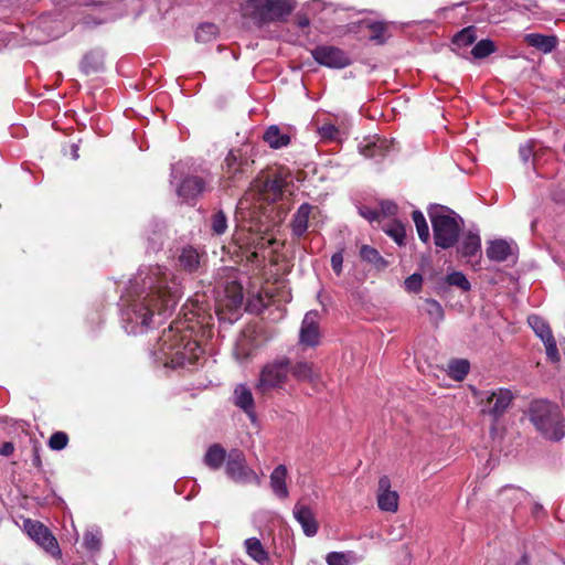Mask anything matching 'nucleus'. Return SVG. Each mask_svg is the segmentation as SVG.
Wrapping results in <instances>:
<instances>
[{"instance_id": "obj_1", "label": "nucleus", "mask_w": 565, "mask_h": 565, "mask_svg": "<svg viewBox=\"0 0 565 565\" xmlns=\"http://www.w3.org/2000/svg\"><path fill=\"white\" fill-rule=\"evenodd\" d=\"M181 287L166 267L140 269L121 297V319L128 333L146 331L153 318L169 317L181 298Z\"/></svg>"}, {"instance_id": "obj_2", "label": "nucleus", "mask_w": 565, "mask_h": 565, "mask_svg": "<svg viewBox=\"0 0 565 565\" xmlns=\"http://www.w3.org/2000/svg\"><path fill=\"white\" fill-rule=\"evenodd\" d=\"M290 376L297 382H308L312 385L321 380L320 371L315 363L305 360L292 362L286 355H278L262 366L255 390L260 395L282 391Z\"/></svg>"}, {"instance_id": "obj_3", "label": "nucleus", "mask_w": 565, "mask_h": 565, "mask_svg": "<svg viewBox=\"0 0 565 565\" xmlns=\"http://www.w3.org/2000/svg\"><path fill=\"white\" fill-rule=\"evenodd\" d=\"M202 351L199 343L184 330L182 322L172 323L159 338L154 360L170 367L193 365Z\"/></svg>"}, {"instance_id": "obj_4", "label": "nucleus", "mask_w": 565, "mask_h": 565, "mask_svg": "<svg viewBox=\"0 0 565 565\" xmlns=\"http://www.w3.org/2000/svg\"><path fill=\"white\" fill-rule=\"evenodd\" d=\"M530 419L547 439L558 441L565 436L563 417L557 405L547 401H534L530 406Z\"/></svg>"}, {"instance_id": "obj_5", "label": "nucleus", "mask_w": 565, "mask_h": 565, "mask_svg": "<svg viewBox=\"0 0 565 565\" xmlns=\"http://www.w3.org/2000/svg\"><path fill=\"white\" fill-rule=\"evenodd\" d=\"M437 247L448 249L452 247L461 231V217L448 207L436 205L428 211Z\"/></svg>"}, {"instance_id": "obj_6", "label": "nucleus", "mask_w": 565, "mask_h": 565, "mask_svg": "<svg viewBox=\"0 0 565 565\" xmlns=\"http://www.w3.org/2000/svg\"><path fill=\"white\" fill-rule=\"evenodd\" d=\"M248 195L246 194L237 203L236 217L241 222V228L235 233V239L241 248H263L265 238L260 235L263 232L260 226L254 223L252 218L247 220V210L250 206Z\"/></svg>"}, {"instance_id": "obj_7", "label": "nucleus", "mask_w": 565, "mask_h": 565, "mask_svg": "<svg viewBox=\"0 0 565 565\" xmlns=\"http://www.w3.org/2000/svg\"><path fill=\"white\" fill-rule=\"evenodd\" d=\"M291 179L282 173H275L266 178H258L252 185V191L257 192L262 200L275 202L289 191Z\"/></svg>"}, {"instance_id": "obj_8", "label": "nucleus", "mask_w": 565, "mask_h": 565, "mask_svg": "<svg viewBox=\"0 0 565 565\" xmlns=\"http://www.w3.org/2000/svg\"><path fill=\"white\" fill-rule=\"evenodd\" d=\"M476 396L482 405V412L490 414L494 419L501 417L513 401L512 392L503 387L495 391H482Z\"/></svg>"}, {"instance_id": "obj_9", "label": "nucleus", "mask_w": 565, "mask_h": 565, "mask_svg": "<svg viewBox=\"0 0 565 565\" xmlns=\"http://www.w3.org/2000/svg\"><path fill=\"white\" fill-rule=\"evenodd\" d=\"M226 475L238 483H259L257 473L248 467L245 455L239 449H232L227 455Z\"/></svg>"}, {"instance_id": "obj_10", "label": "nucleus", "mask_w": 565, "mask_h": 565, "mask_svg": "<svg viewBox=\"0 0 565 565\" xmlns=\"http://www.w3.org/2000/svg\"><path fill=\"white\" fill-rule=\"evenodd\" d=\"M23 529L25 533L47 553L53 556L61 554L56 539L41 522L26 519L23 522Z\"/></svg>"}, {"instance_id": "obj_11", "label": "nucleus", "mask_w": 565, "mask_h": 565, "mask_svg": "<svg viewBox=\"0 0 565 565\" xmlns=\"http://www.w3.org/2000/svg\"><path fill=\"white\" fill-rule=\"evenodd\" d=\"M527 322L535 334L542 340L545 345V351L548 360L552 362L559 361V353L556 345V341L553 337L552 330L547 322L536 315H532L527 318Z\"/></svg>"}, {"instance_id": "obj_12", "label": "nucleus", "mask_w": 565, "mask_h": 565, "mask_svg": "<svg viewBox=\"0 0 565 565\" xmlns=\"http://www.w3.org/2000/svg\"><path fill=\"white\" fill-rule=\"evenodd\" d=\"M320 316L317 310L308 311L301 322L299 331V344L306 348H315L320 343Z\"/></svg>"}, {"instance_id": "obj_13", "label": "nucleus", "mask_w": 565, "mask_h": 565, "mask_svg": "<svg viewBox=\"0 0 565 565\" xmlns=\"http://www.w3.org/2000/svg\"><path fill=\"white\" fill-rule=\"evenodd\" d=\"M312 57L321 65L332 68H343L351 64L349 55L339 47L322 45L312 51Z\"/></svg>"}, {"instance_id": "obj_14", "label": "nucleus", "mask_w": 565, "mask_h": 565, "mask_svg": "<svg viewBox=\"0 0 565 565\" xmlns=\"http://www.w3.org/2000/svg\"><path fill=\"white\" fill-rule=\"evenodd\" d=\"M263 20H279L288 15L294 4L289 0H254Z\"/></svg>"}, {"instance_id": "obj_15", "label": "nucleus", "mask_w": 565, "mask_h": 565, "mask_svg": "<svg viewBox=\"0 0 565 565\" xmlns=\"http://www.w3.org/2000/svg\"><path fill=\"white\" fill-rule=\"evenodd\" d=\"M377 505L385 512H396L398 509V494L391 490V480L382 476L379 480Z\"/></svg>"}, {"instance_id": "obj_16", "label": "nucleus", "mask_w": 565, "mask_h": 565, "mask_svg": "<svg viewBox=\"0 0 565 565\" xmlns=\"http://www.w3.org/2000/svg\"><path fill=\"white\" fill-rule=\"evenodd\" d=\"M233 403L241 408L252 420H255V402L250 388L245 384H238L233 392Z\"/></svg>"}, {"instance_id": "obj_17", "label": "nucleus", "mask_w": 565, "mask_h": 565, "mask_svg": "<svg viewBox=\"0 0 565 565\" xmlns=\"http://www.w3.org/2000/svg\"><path fill=\"white\" fill-rule=\"evenodd\" d=\"M205 190V182L199 177H188L179 185L178 195L184 201L195 200Z\"/></svg>"}, {"instance_id": "obj_18", "label": "nucleus", "mask_w": 565, "mask_h": 565, "mask_svg": "<svg viewBox=\"0 0 565 565\" xmlns=\"http://www.w3.org/2000/svg\"><path fill=\"white\" fill-rule=\"evenodd\" d=\"M294 516L301 525L307 536H315L318 532V523L310 508L297 503L294 508Z\"/></svg>"}, {"instance_id": "obj_19", "label": "nucleus", "mask_w": 565, "mask_h": 565, "mask_svg": "<svg viewBox=\"0 0 565 565\" xmlns=\"http://www.w3.org/2000/svg\"><path fill=\"white\" fill-rule=\"evenodd\" d=\"M287 473L288 471L285 465H278L270 473V488L279 499H286L289 495L286 484Z\"/></svg>"}, {"instance_id": "obj_20", "label": "nucleus", "mask_w": 565, "mask_h": 565, "mask_svg": "<svg viewBox=\"0 0 565 565\" xmlns=\"http://www.w3.org/2000/svg\"><path fill=\"white\" fill-rule=\"evenodd\" d=\"M202 257L198 249L184 247L179 255V264L185 271L196 273L202 266Z\"/></svg>"}, {"instance_id": "obj_21", "label": "nucleus", "mask_w": 565, "mask_h": 565, "mask_svg": "<svg viewBox=\"0 0 565 565\" xmlns=\"http://www.w3.org/2000/svg\"><path fill=\"white\" fill-rule=\"evenodd\" d=\"M311 210L312 206L309 203H303L294 214L291 228L296 236L300 237L307 232Z\"/></svg>"}, {"instance_id": "obj_22", "label": "nucleus", "mask_w": 565, "mask_h": 565, "mask_svg": "<svg viewBox=\"0 0 565 565\" xmlns=\"http://www.w3.org/2000/svg\"><path fill=\"white\" fill-rule=\"evenodd\" d=\"M459 253L465 258H472L481 255V238L478 233L468 232L460 244Z\"/></svg>"}, {"instance_id": "obj_23", "label": "nucleus", "mask_w": 565, "mask_h": 565, "mask_svg": "<svg viewBox=\"0 0 565 565\" xmlns=\"http://www.w3.org/2000/svg\"><path fill=\"white\" fill-rule=\"evenodd\" d=\"M529 45L540 50L543 53H551L557 45L555 35H544L540 33H530L525 35Z\"/></svg>"}, {"instance_id": "obj_24", "label": "nucleus", "mask_w": 565, "mask_h": 565, "mask_svg": "<svg viewBox=\"0 0 565 565\" xmlns=\"http://www.w3.org/2000/svg\"><path fill=\"white\" fill-rule=\"evenodd\" d=\"M263 138L274 149L287 147L290 143L289 135L281 132L280 128L276 125L269 126L264 132Z\"/></svg>"}, {"instance_id": "obj_25", "label": "nucleus", "mask_w": 565, "mask_h": 565, "mask_svg": "<svg viewBox=\"0 0 565 565\" xmlns=\"http://www.w3.org/2000/svg\"><path fill=\"white\" fill-rule=\"evenodd\" d=\"M393 146L392 142L383 138H376L369 141L364 147L361 148V153L365 158H377L383 157L390 152V148Z\"/></svg>"}, {"instance_id": "obj_26", "label": "nucleus", "mask_w": 565, "mask_h": 565, "mask_svg": "<svg viewBox=\"0 0 565 565\" xmlns=\"http://www.w3.org/2000/svg\"><path fill=\"white\" fill-rule=\"evenodd\" d=\"M510 255L511 246L504 239L492 241L487 247V256L493 262H505Z\"/></svg>"}, {"instance_id": "obj_27", "label": "nucleus", "mask_w": 565, "mask_h": 565, "mask_svg": "<svg viewBox=\"0 0 565 565\" xmlns=\"http://www.w3.org/2000/svg\"><path fill=\"white\" fill-rule=\"evenodd\" d=\"M103 66L104 54L100 51H90L83 57L81 62V70L86 75L102 71Z\"/></svg>"}, {"instance_id": "obj_28", "label": "nucleus", "mask_w": 565, "mask_h": 565, "mask_svg": "<svg viewBox=\"0 0 565 565\" xmlns=\"http://www.w3.org/2000/svg\"><path fill=\"white\" fill-rule=\"evenodd\" d=\"M360 257L362 260L373 265L377 270H383L388 266V262L381 256L379 250L370 245L360 247Z\"/></svg>"}, {"instance_id": "obj_29", "label": "nucleus", "mask_w": 565, "mask_h": 565, "mask_svg": "<svg viewBox=\"0 0 565 565\" xmlns=\"http://www.w3.org/2000/svg\"><path fill=\"white\" fill-rule=\"evenodd\" d=\"M225 449L221 445L214 444L206 450L204 455V463L209 468L217 470L222 467L223 462L225 461Z\"/></svg>"}, {"instance_id": "obj_30", "label": "nucleus", "mask_w": 565, "mask_h": 565, "mask_svg": "<svg viewBox=\"0 0 565 565\" xmlns=\"http://www.w3.org/2000/svg\"><path fill=\"white\" fill-rule=\"evenodd\" d=\"M245 548L248 556L255 562L264 565L268 561V553L265 551L262 542L256 537H249L245 541Z\"/></svg>"}, {"instance_id": "obj_31", "label": "nucleus", "mask_w": 565, "mask_h": 565, "mask_svg": "<svg viewBox=\"0 0 565 565\" xmlns=\"http://www.w3.org/2000/svg\"><path fill=\"white\" fill-rule=\"evenodd\" d=\"M328 565H353L359 562L358 555L353 551L330 552L326 556Z\"/></svg>"}, {"instance_id": "obj_32", "label": "nucleus", "mask_w": 565, "mask_h": 565, "mask_svg": "<svg viewBox=\"0 0 565 565\" xmlns=\"http://www.w3.org/2000/svg\"><path fill=\"white\" fill-rule=\"evenodd\" d=\"M525 498L526 493L523 490L512 486L504 487L499 493V499L504 504H516Z\"/></svg>"}, {"instance_id": "obj_33", "label": "nucleus", "mask_w": 565, "mask_h": 565, "mask_svg": "<svg viewBox=\"0 0 565 565\" xmlns=\"http://www.w3.org/2000/svg\"><path fill=\"white\" fill-rule=\"evenodd\" d=\"M469 369L467 360H454L448 364V374L455 381L460 382L467 376Z\"/></svg>"}, {"instance_id": "obj_34", "label": "nucleus", "mask_w": 565, "mask_h": 565, "mask_svg": "<svg viewBox=\"0 0 565 565\" xmlns=\"http://www.w3.org/2000/svg\"><path fill=\"white\" fill-rule=\"evenodd\" d=\"M424 310L433 323L438 324L444 320V309L437 300L426 299L424 302Z\"/></svg>"}, {"instance_id": "obj_35", "label": "nucleus", "mask_w": 565, "mask_h": 565, "mask_svg": "<svg viewBox=\"0 0 565 565\" xmlns=\"http://www.w3.org/2000/svg\"><path fill=\"white\" fill-rule=\"evenodd\" d=\"M477 39L476 29L468 26L459 31L452 39V44L458 47L471 45Z\"/></svg>"}, {"instance_id": "obj_36", "label": "nucleus", "mask_w": 565, "mask_h": 565, "mask_svg": "<svg viewBox=\"0 0 565 565\" xmlns=\"http://www.w3.org/2000/svg\"><path fill=\"white\" fill-rule=\"evenodd\" d=\"M218 28L214 23H202L195 32V40L198 42L206 43L216 38Z\"/></svg>"}, {"instance_id": "obj_37", "label": "nucleus", "mask_w": 565, "mask_h": 565, "mask_svg": "<svg viewBox=\"0 0 565 565\" xmlns=\"http://www.w3.org/2000/svg\"><path fill=\"white\" fill-rule=\"evenodd\" d=\"M413 221L415 223L418 236L422 242L427 243L429 241L430 234H429V227L426 222V218L424 214L416 210L412 214Z\"/></svg>"}, {"instance_id": "obj_38", "label": "nucleus", "mask_w": 565, "mask_h": 565, "mask_svg": "<svg viewBox=\"0 0 565 565\" xmlns=\"http://www.w3.org/2000/svg\"><path fill=\"white\" fill-rule=\"evenodd\" d=\"M495 51L494 42L484 39L479 41L471 50V54L475 58H484Z\"/></svg>"}, {"instance_id": "obj_39", "label": "nucleus", "mask_w": 565, "mask_h": 565, "mask_svg": "<svg viewBox=\"0 0 565 565\" xmlns=\"http://www.w3.org/2000/svg\"><path fill=\"white\" fill-rule=\"evenodd\" d=\"M447 284L450 286H456L463 291H468L471 288V285L463 273L461 271H452L446 277Z\"/></svg>"}, {"instance_id": "obj_40", "label": "nucleus", "mask_w": 565, "mask_h": 565, "mask_svg": "<svg viewBox=\"0 0 565 565\" xmlns=\"http://www.w3.org/2000/svg\"><path fill=\"white\" fill-rule=\"evenodd\" d=\"M227 228V218L223 211L215 212L211 217V230L216 235H222Z\"/></svg>"}, {"instance_id": "obj_41", "label": "nucleus", "mask_w": 565, "mask_h": 565, "mask_svg": "<svg viewBox=\"0 0 565 565\" xmlns=\"http://www.w3.org/2000/svg\"><path fill=\"white\" fill-rule=\"evenodd\" d=\"M227 294H228V302L226 303V306L230 308V309H237L242 306L243 303V291H242V288L239 286H236V285H233L232 287H230L227 289Z\"/></svg>"}, {"instance_id": "obj_42", "label": "nucleus", "mask_w": 565, "mask_h": 565, "mask_svg": "<svg viewBox=\"0 0 565 565\" xmlns=\"http://www.w3.org/2000/svg\"><path fill=\"white\" fill-rule=\"evenodd\" d=\"M100 532L98 530L87 531L84 535V545L89 551H98L100 547Z\"/></svg>"}, {"instance_id": "obj_43", "label": "nucleus", "mask_w": 565, "mask_h": 565, "mask_svg": "<svg viewBox=\"0 0 565 565\" xmlns=\"http://www.w3.org/2000/svg\"><path fill=\"white\" fill-rule=\"evenodd\" d=\"M318 134L322 140H338L340 136L339 129L333 124H323L318 128Z\"/></svg>"}, {"instance_id": "obj_44", "label": "nucleus", "mask_w": 565, "mask_h": 565, "mask_svg": "<svg viewBox=\"0 0 565 565\" xmlns=\"http://www.w3.org/2000/svg\"><path fill=\"white\" fill-rule=\"evenodd\" d=\"M534 148H535V142L532 140L520 146L519 154H520L521 160L524 163H527L531 159H533L534 161L536 160L537 152L535 151Z\"/></svg>"}, {"instance_id": "obj_45", "label": "nucleus", "mask_w": 565, "mask_h": 565, "mask_svg": "<svg viewBox=\"0 0 565 565\" xmlns=\"http://www.w3.org/2000/svg\"><path fill=\"white\" fill-rule=\"evenodd\" d=\"M68 437L63 431L54 433L49 439V446L53 450H62L67 446Z\"/></svg>"}, {"instance_id": "obj_46", "label": "nucleus", "mask_w": 565, "mask_h": 565, "mask_svg": "<svg viewBox=\"0 0 565 565\" xmlns=\"http://www.w3.org/2000/svg\"><path fill=\"white\" fill-rule=\"evenodd\" d=\"M423 286V276L415 273L407 277L404 281V287L408 292H419Z\"/></svg>"}, {"instance_id": "obj_47", "label": "nucleus", "mask_w": 565, "mask_h": 565, "mask_svg": "<svg viewBox=\"0 0 565 565\" xmlns=\"http://www.w3.org/2000/svg\"><path fill=\"white\" fill-rule=\"evenodd\" d=\"M385 233L391 236L398 245L404 244L405 228L402 224H393L385 230Z\"/></svg>"}, {"instance_id": "obj_48", "label": "nucleus", "mask_w": 565, "mask_h": 565, "mask_svg": "<svg viewBox=\"0 0 565 565\" xmlns=\"http://www.w3.org/2000/svg\"><path fill=\"white\" fill-rule=\"evenodd\" d=\"M237 160L238 156L235 151H230L225 158L226 172L231 173V178H235L236 173L241 171Z\"/></svg>"}, {"instance_id": "obj_49", "label": "nucleus", "mask_w": 565, "mask_h": 565, "mask_svg": "<svg viewBox=\"0 0 565 565\" xmlns=\"http://www.w3.org/2000/svg\"><path fill=\"white\" fill-rule=\"evenodd\" d=\"M371 30L373 31V34L371 35V40L375 41L377 43H383L384 38L383 33L385 31V26L381 22L372 23L370 24Z\"/></svg>"}, {"instance_id": "obj_50", "label": "nucleus", "mask_w": 565, "mask_h": 565, "mask_svg": "<svg viewBox=\"0 0 565 565\" xmlns=\"http://www.w3.org/2000/svg\"><path fill=\"white\" fill-rule=\"evenodd\" d=\"M343 250L334 253L331 257V267L337 275L342 273Z\"/></svg>"}, {"instance_id": "obj_51", "label": "nucleus", "mask_w": 565, "mask_h": 565, "mask_svg": "<svg viewBox=\"0 0 565 565\" xmlns=\"http://www.w3.org/2000/svg\"><path fill=\"white\" fill-rule=\"evenodd\" d=\"M397 211V205L392 201H384L381 203V213L386 216L394 215Z\"/></svg>"}, {"instance_id": "obj_52", "label": "nucleus", "mask_w": 565, "mask_h": 565, "mask_svg": "<svg viewBox=\"0 0 565 565\" xmlns=\"http://www.w3.org/2000/svg\"><path fill=\"white\" fill-rule=\"evenodd\" d=\"M148 239L150 242L149 249H151V250L159 249L162 246V243H163L161 231L154 232L153 233V237H149Z\"/></svg>"}, {"instance_id": "obj_53", "label": "nucleus", "mask_w": 565, "mask_h": 565, "mask_svg": "<svg viewBox=\"0 0 565 565\" xmlns=\"http://www.w3.org/2000/svg\"><path fill=\"white\" fill-rule=\"evenodd\" d=\"M235 356L241 363H245L250 359V353L242 344H238L235 349Z\"/></svg>"}, {"instance_id": "obj_54", "label": "nucleus", "mask_w": 565, "mask_h": 565, "mask_svg": "<svg viewBox=\"0 0 565 565\" xmlns=\"http://www.w3.org/2000/svg\"><path fill=\"white\" fill-rule=\"evenodd\" d=\"M360 214L363 217H365L366 220H369L370 222H373V221L377 220V217H379V212L377 211L371 210V209H367V207L360 209Z\"/></svg>"}, {"instance_id": "obj_55", "label": "nucleus", "mask_w": 565, "mask_h": 565, "mask_svg": "<svg viewBox=\"0 0 565 565\" xmlns=\"http://www.w3.org/2000/svg\"><path fill=\"white\" fill-rule=\"evenodd\" d=\"M13 451H14V446L12 443H4L0 447V455H2V456H10L13 454Z\"/></svg>"}, {"instance_id": "obj_56", "label": "nucleus", "mask_w": 565, "mask_h": 565, "mask_svg": "<svg viewBox=\"0 0 565 565\" xmlns=\"http://www.w3.org/2000/svg\"><path fill=\"white\" fill-rule=\"evenodd\" d=\"M515 565H529V559H527V557H526L525 555H524V556H522V557L516 562V564H515Z\"/></svg>"}, {"instance_id": "obj_57", "label": "nucleus", "mask_w": 565, "mask_h": 565, "mask_svg": "<svg viewBox=\"0 0 565 565\" xmlns=\"http://www.w3.org/2000/svg\"><path fill=\"white\" fill-rule=\"evenodd\" d=\"M72 154L74 159L78 158V147L76 145L72 146Z\"/></svg>"}, {"instance_id": "obj_58", "label": "nucleus", "mask_w": 565, "mask_h": 565, "mask_svg": "<svg viewBox=\"0 0 565 565\" xmlns=\"http://www.w3.org/2000/svg\"><path fill=\"white\" fill-rule=\"evenodd\" d=\"M543 510V507L541 504H535L533 508V513L539 514Z\"/></svg>"}, {"instance_id": "obj_59", "label": "nucleus", "mask_w": 565, "mask_h": 565, "mask_svg": "<svg viewBox=\"0 0 565 565\" xmlns=\"http://www.w3.org/2000/svg\"><path fill=\"white\" fill-rule=\"evenodd\" d=\"M299 24H300L301 26H307V25H309V20H308V19H303V20H301V21L299 22Z\"/></svg>"}, {"instance_id": "obj_60", "label": "nucleus", "mask_w": 565, "mask_h": 565, "mask_svg": "<svg viewBox=\"0 0 565 565\" xmlns=\"http://www.w3.org/2000/svg\"><path fill=\"white\" fill-rule=\"evenodd\" d=\"M34 462H35L36 466H40V458H39V456H35Z\"/></svg>"}, {"instance_id": "obj_61", "label": "nucleus", "mask_w": 565, "mask_h": 565, "mask_svg": "<svg viewBox=\"0 0 565 565\" xmlns=\"http://www.w3.org/2000/svg\"><path fill=\"white\" fill-rule=\"evenodd\" d=\"M156 318H157V316L153 318V322H151L150 326L156 323ZM160 318L161 317H158V319H160ZM157 323H160V320H157Z\"/></svg>"}, {"instance_id": "obj_62", "label": "nucleus", "mask_w": 565, "mask_h": 565, "mask_svg": "<svg viewBox=\"0 0 565 565\" xmlns=\"http://www.w3.org/2000/svg\"><path fill=\"white\" fill-rule=\"evenodd\" d=\"M107 19H104V20H99L97 23H103V22H106Z\"/></svg>"}]
</instances>
